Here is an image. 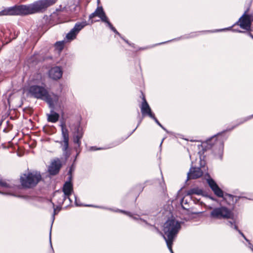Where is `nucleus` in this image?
<instances>
[{
    "mask_svg": "<svg viewBox=\"0 0 253 253\" xmlns=\"http://www.w3.org/2000/svg\"><path fill=\"white\" fill-rule=\"evenodd\" d=\"M57 0H39L29 4L15 5L0 11V16L7 15L26 16L42 13L55 4Z\"/></svg>",
    "mask_w": 253,
    "mask_h": 253,
    "instance_id": "1",
    "label": "nucleus"
},
{
    "mask_svg": "<svg viewBox=\"0 0 253 253\" xmlns=\"http://www.w3.org/2000/svg\"><path fill=\"white\" fill-rule=\"evenodd\" d=\"M29 92L35 98L45 100L50 107H53L58 100V96L54 94H49L47 91L42 86L32 85L29 88Z\"/></svg>",
    "mask_w": 253,
    "mask_h": 253,
    "instance_id": "2",
    "label": "nucleus"
},
{
    "mask_svg": "<svg viewBox=\"0 0 253 253\" xmlns=\"http://www.w3.org/2000/svg\"><path fill=\"white\" fill-rule=\"evenodd\" d=\"M180 228L179 222L175 219H169L165 222L163 229L165 235L161 232V234L165 240L166 243L170 244L169 243H170V241H173Z\"/></svg>",
    "mask_w": 253,
    "mask_h": 253,
    "instance_id": "3",
    "label": "nucleus"
},
{
    "mask_svg": "<svg viewBox=\"0 0 253 253\" xmlns=\"http://www.w3.org/2000/svg\"><path fill=\"white\" fill-rule=\"evenodd\" d=\"M42 180L40 172L33 171L21 175L20 181L23 188H31L35 187Z\"/></svg>",
    "mask_w": 253,
    "mask_h": 253,
    "instance_id": "4",
    "label": "nucleus"
},
{
    "mask_svg": "<svg viewBox=\"0 0 253 253\" xmlns=\"http://www.w3.org/2000/svg\"><path fill=\"white\" fill-rule=\"evenodd\" d=\"M61 127V134L63 138L62 141H58L61 145L63 151V155L68 158L70 156L69 152V132L68 129L66 127L65 123H62L60 125Z\"/></svg>",
    "mask_w": 253,
    "mask_h": 253,
    "instance_id": "5",
    "label": "nucleus"
},
{
    "mask_svg": "<svg viewBox=\"0 0 253 253\" xmlns=\"http://www.w3.org/2000/svg\"><path fill=\"white\" fill-rule=\"evenodd\" d=\"M71 177L70 176L69 180L68 181H66L63 185V192L64 194L62 195L61 192L56 191L54 193V197H62L63 198L58 201V202L59 204L63 203V201L65 200L67 198H68L70 201H71V199L70 198V196L73 192V185L71 182Z\"/></svg>",
    "mask_w": 253,
    "mask_h": 253,
    "instance_id": "6",
    "label": "nucleus"
},
{
    "mask_svg": "<svg viewBox=\"0 0 253 253\" xmlns=\"http://www.w3.org/2000/svg\"><path fill=\"white\" fill-rule=\"evenodd\" d=\"M211 217L216 219L231 218L233 213L231 210L226 207H221L214 209L211 212Z\"/></svg>",
    "mask_w": 253,
    "mask_h": 253,
    "instance_id": "7",
    "label": "nucleus"
},
{
    "mask_svg": "<svg viewBox=\"0 0 253 253\" xmlns=\"http://www.w3.org/2000/svg\"><path fill=\"white\" fill-rule=\"evenodd\" d=\"M246 13L247 11L245 12L235 24H239L243 29L249 30L251 28L252 16L250 14H247Z\"/></svg>",
    "mask_w": 253,
    "mask_h": 253,
    "instance_id": "8",
    "label": "nucleus"
},
{
    "mask_svg": "<svg viewBox=\"0 0 253 253\" xmlns=\"http://www.w3.org/2000/svg\"><path fill=\"white\" fill-rule=\"evenodd\" d=\"M86 25L85 22H78L75 24L73 28L66 35L67 40L72 41L76 38L80 31Z\"/></svg>",
    "mask_w": 253,
    "mask_h": 253,
    "instance_id": "9",
    "label": "nucleus"
},
{
    "mask_svg": "<svg viewBox=\"0 0 253 253\" xmlns=\"http://www.w3.org/2000/svg\"><path fill=\"white\" fill-rule=\"evenodd\" d=\"M208 183L214 192V194L219 197H223V192L222 190L218 187L215 181L212 179H208Z\"/></svg>",
    "mask_w": 253,
    "mask_h": 253,
    "instance_id": "10",
    "label": "nucleus"
},
{
    "mask_svg": "<svg viewBox=\"0 0 253 253\" xmlns=\"http://www.w3.org/2000/svg\"><path fill=\"white\" fill-rule=\"evenodd\" d=\"M61 168V163L59 160L53 161L48 168V171L51 175L56 174Z\"/></svg>",
    "mask_w": 253,
    "mask_h": 253,
    "instance_id": "11",
    "label": "nucleus"
},
{
    "mask_svg": "<svg viewBox=\"0 0 253 253\" xmlns=\"http://www.w3.org/2000/svg\"><path fill=\"white\" fill-rule=\"evenodd\" d=\"M203 175V171L199 168H192L188 173V179H196Z\"/></svg>",
    "mask_w": 253,
    "mask_h": 253,
    "instance_id": "12",
    "label": "nucleus"
},
{
    "mask_svg": "<svg viewBox=\"0 0 253 253\" xmlns=\"http://www.w3.org/2000/svg\"><path fill=\"white\" fill-rule=\"evenodd\" d=\"M62 75V71L60 68L57 66L51 68L49 71V77L54 80L60 79Z\"/></svg>",
    "mask_w": 253,
    "mask_h": 253,
    "instance_id": "13",
    "label": "nucleus"
},
{
    "mask_svg": "<svg viewBox=\"0 0 253 253\" xmlns=\"http://www.w3.org/2000/svg\"><path fill=\"white\" fill-rule=\"evenodd\" d=\"M141 111L143 115H148L150 117H153L151 109L147 103L144 97L143 98V102L141 106Z\"/></svg>",
    "mask_w": 253,
    "mask_h": 253,
    "instance_id": "14",
    "label": "nucleus"
},
{
    "mask_svg": "<svg viewBox=\"0 0 253 253\" xmlns=\"http://www.w3.org/2000/svg\"><path fill=\"white\" fill-rule=\"evenodd\" d=\"M198 35V32H192V33H190L189 34L185 35L183 36L178 37L177 38H175V39H172L171 40L168 41L167 42H163L162 43H158L157 44L159 45V44H161L165 43H167V42H169L172 41H178L179 40L192 38H194V37L197 36Z\"/></svg>",
    "mask_w": 253,
    "mask_h": 253,
    "instance_id": "15",
    "label": "nucleus"
},
{
    "mask_svg": "<svg viewBox=\"0 0 253 253\" xmlns=\"http://www.w3.org/2000/svg\"><path fill=\"white\" fill-rule=\"evenodd\" d=\"M96 16L99 17L101 21L105 20L107 17L106 14L102 6H98L95 10Z\"/></svg>",
    "mask_w": 253,
    "mask_h": 253,
    "instance_id": "16",
    "label": "nucleus"
},
{
    "mask_svg": "<svg viewBox=\"0 0 253 253\" xmlns=\"http://www.w3.org/2000/svg\"><path fill=\"white\" fill-rule=\"evenodd\" d=\"M65 41H61L56 42L54 43V48L56 50L58 51V53H60L62 50L63 49L65 45Z\"/></svg>",
    "mask_w": 253,
    "mask_h": 253,
    "instance_id": "17",
    "label": "nucleus"
},
{
    "mask_svg": "<svg viewBox=\"0 0 253 253\" xmlns=\"http://www.w3.org/2000/svg\"><path fill=\"white\" fill-rule=\"evenodd\" d=\"M59 115L54 112H51V114L48 116V121L52 123L56 122L59 119Z\"/></svg>",
    "mask_w": 253,
    "mask_h": 253,
    "instance_id": "18",
    "label": "nucleus"
},
{
    "mask_svg": "<svg viewBox=\"0 0 253 253\" xmlns=\"http://www.w3.org/2000/svg\"><path fill=\"white\" fill-rule=\"evenodd\" d=\"M42 80V76L40 74H36L31 76L30 78V84H38Z\"/></svg>",
    "mask_w": 253,
    "mask_h": 253,
    "instance_id": "19",
    "label": "nucleus"
},
{
    "mask_svg": "<svg viewBox=\"0 0 253 253\" xmlns=\"http://www.w3.org/2000/svg\"><path fill=\"white\" fill-rule=\"evenodd\" d=\"M188 194L193 195H202L203 194V191L201 189L198 188H193L188 191Z\"/></svg>",
    "mask_w": 253,
    "mask_h": 253,
    "instance_id": "20",
    "label": "nucleus"
},
{
    "mask_svg": "<svg viewBox=\"0 0 253 253\" xmlns=\"http://www.w3.org/2000/svg\"><path fill=\"white\" fill-rule=\"evenodd\" d=\"M231 28V27H229V28H224V29H218V30H213V31H211V30H208V31H202V32H204V33H214V32H221V31H225V30H230V29Z\"/></svg>",
    "mask_w": 253,
    "mask_h": 253,
    "instance_id": "21",
    "label": "nucleus"
},
{
    "mask_svg": "<svg viewBox=\"0 0 253 253\" xmlns=\"http://www.w3.org/2000/svg\"><path fill=\"white\" fill-rule=\"evenodd\" d=\"M40 55L38 54H34L31 59V61L28 63H38V61H36L35 60L39 57Z\"/></svg>",
    "mask_w": 253,
    "mask_h": 253,
    "instance_id": "22",
    "label": "nucleus"
},
{
    "mask_svg": "<svg viewBox=\"0 0 253 253\" xmlns=\"http://www.w3.org/2000/svg\"><path fill=\"white\" fill-rule=\"evenodd\" d=\"M0 187L7 188L9 187V185L5 181L0 179Z\"/></svg>",
    "mask_w": 253,
    "mask_h": 253,
    "instance_id": "23",
    "label": "nucleus"
},
{
    "mask_svg": "<svg viewBox=\"0 0 253 253\" xmlns=\"http://www.w3.org/2000/svg\"><path fill=\"white\" fill-rule=\"evenodd\" d=\"M105 20H103V21H102L103 22H104L105 23L107 24L108 27L110 29H111L113 27V26L112 25V24L110 23V22L109 21V20H108V17H106V18L104 19Z\"/></svg>",
    "mask_w": 253,
    "mask_h": 253,
    "instance_id": "24",
    "label": "nucleus"
},
{
    "mask_svg": "<svg viewBox=\"0 0 253 253\" xmlns=\"http://www.w3.org/2000/svg\"><path fill=\"white\" fill-rule=\"evenodd\" d=\"M81 136H75L74 135V142L75 143H77L79 145H80L81 142Z\"/></svg>",
    "mask_w": 253,
    "mask_h": 253,
    "instance_id": "25",
    "label": "nucleus"
},
{
    "mask_svg": "<svg viewBox=\"0 0 253 253\" xmlns=\"http://www.w3.org/2000/svg\"><path fill=\"white\" fill-rule=\"evenodd\" d=\"M152 119H153L155 122L162 128H163L164 129H165L164 127L162 126V125L160 123V122L158 121V120L157 119V118L155 117L154 115L153 114V117H150Z\"/></svg>",
    "mask_w": 253,
    "mask_h": 253,
    "instance_id": "26",
    "label": "nucleus"
},
{
    "mask_svg": "<svg viewBox=\"0 0 253 253\" xmlns=\"http://www.w3.org/2000/svg\"><path fill=\"white\" fill-rule=\"evenodd\" d=\"M74 135L75 136H81V138L82 137V136H83V133L82 132V131H80L79 127H78L77 128L76 132L75 133Z\"/></svg>",
    "mask_w": 253,
    "mask_h": 253,
    "instance_id": "27",
    "label": "nucleus"
},
{
    "mask_svg": "<svg viewBox=\"0 0 253 253\" xmlns=\"http://www.w3.org/2000/svg\"><path fill=\"white\" fill-rule=\"evenodd\" d=\"M173 241H170V243H169L170 244L167 243V246H168L169 250L171 252V253H173V252L172 250V245Z\"/></svg>",
    "mask_w": 253,
    "mask_h": 253,
    "instance_id": "28",
    "label": "nucleus"
},
{
    "mask_svg": "<svg viewBox=\"0 0 253 253\" xmlns=\"http://www.w3.org/2000/svg\"><path fill=\"white\" fill-rule=\"evenodd\" d=\"M224 198L226 200L227 199H229V200H232L233 201L234 196L231 195H230V194H226V195H225V197Z\"/></svg>",
    "mask_w": 253,
    "mask_h": 253,
    "instance_id": "29",
    "label": "nucleus"
},
{
    "mask_svg": "<svg viewBox=\"0 0 253 253\" xmlns=\"http://www.w3.org/2000/svg\"><path fill=\"white\" fill-rule=\"evenodd\" d=\"M234 228L236 230H237L238 231V232H239V233L244 237V238L247 241H249V240L246 238V237L245 236V235L243 234V233L239 230H238L237 229V227L236 225H234Z\"/></svg>",
    "mask_w": 253,
    "mask_h": 253,
    "instance_id": "30",
    "label": "nucleus"
},
{
    "mask_svg": "<svg viewBox=\"0 0 253 253\" xmlns=\"http://www.w3.org/2000/svg\"><path fill=\"white\" fill-rule=\"evenodd\" d=\"M121 39H122L127 44H128L129 45L132 46V47H134V43H130L129 42V41L126 39H125L124 37H123L122 36V38H121Z\"/></svg>",
    "mask_w": 253,
    "mask_h": 253,
    "instance_id": "31",
    "label": "nucleus"
},
{
    "mask_svg": "<svg viewBox=\"0 0 253 253\" xmlns=\"http://www.w3.org/2000/svg\"><path fill=\"white\" fill-rule=\"evenodd\" d=\"M111 30L116 34L118 35L120 38H122V35L117 31L115 27H113Z\"/></svg>",
    "mask_w": 253,
    "mask_h": 253,
    "instance_id": "32",
    "label": "nucleus"
},
{
    "mask_svg": "<svg viewBox=\"0 0 253 253\" xmlns=\"http://www.w3.org/2000/svg\"><path fill=\"white\" fill-rule=\"evenodd\" d=\"M49 59L52 60V57L51 56H46L43 59V61H47L48 60H49Z\"/></svg>",
    "mask_w": 253,
    "mask_h": 253,
    "instance_id": "33",
    "label": "nucleus"
},
{
    "mask_svg": "<svg viewBox=\"0 0 253 253\" xmlns=\"http://www.w3.org/2000/svg\"><path fill=\"white\" fill-rule=\"evenodd\" d=\"M95 16H96V15L95 12L94 11V12H93L92 13H91V14L89 15V19H91Z\"/></svg>",
    "mask_w": 253,
    "mask_h": 253,
    "instance_id": "34",
    "label": "nucleus"
},
{
    "mask_svg": "<svg viewBox=\"0 0 253 253\" xmlns=\"http://www.w3.org/2000/svg\"><path fill=\"white\" fill-rule=\"evenodd\" d=\"M233 31L234 32H238V33H245V32H243L241 30H237V29H233Z\"/></svg>",
    "mask_w": 253,
    "mask_h": 253,
    "instance_id": "35",
    "label": "nucleus"
},
{
    "mask_svg": "<svg viewBox=\"0 0 253 253\" xmlns=\"http://www.w3.org/2000/svg\"><path fill=\"white\" fill-rule=\"evenodd\" d=\"M215 137H213L212 138H211V139H209L207 140V143L209 144H210V141L211 140H212V139H215Z\"/></svg>",
    "mask_w": 253,
    "mask_h": 253,
    "instance_id": "36",
    "label": "nucleus"
},
{
    "mask_svg": "<svg viewBox=\"0 0 253 253\" xmlns=\"http://www.w3.org/2000/svg\"><path fill=\"white\" fill-rule=\"evenodd\" d=\"M248 35L253 39V35L250 32L248 33Z\"/></svg>",
    "mask_w": 253,
    "mask_h": 253,
    "instance_id": "37",
    "label": "nucleus"
},
{
    "mask_svg": "<svg viewBox=\"0 0 253 253\" xmlns=\"http://www.w3.org/2000/svg\"><path fill=\"white\" fill-rule=\"evenodd\" d=\"M122 212H124V213H126V214H127V215L130 216V213H127L126 212L124 211H122Z\"/></svg>",
    "mask_w": 253,
    "mask_h": 253,
    "instance_id": "38",
    "label": "nucleus"
},
{
    "mask_svg": "<svg viewBox=\"0 0 253 253\" xmlns=\"http://www.w3.org/2000/svg\"><path fill=\"white\" fill-rule=\"evenodd\" d=\"M229 223L230 224L231 226H232L233 225L231 222H229Z\"/></svg>",
    "mask_w": 253,
    "mask_h": 253,
    "instance_id": "39",
    "label": "nucleus"
},
{
    "mask_svg": "<svg viewBox=\"0 0 253 253\" xmlns=\"http://www.w3.org/2000/svg\"><path fill=\"white\" fill-rule=\"evenodd\" d=\"M251 249H252V250H253V246L251 247Z\"/></svg>",
    "mask_w": 253,
    "mask_h": 253,
    "instance_id": "40",
    "label": "nucleus"
}]
</instances>
